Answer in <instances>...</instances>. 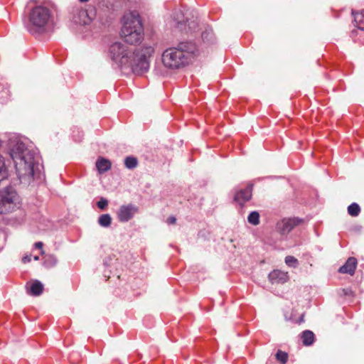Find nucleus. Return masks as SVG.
Returning a JSON list of instances; mask_svg holds the SVG:
<instances>
[{
  "instance_id": "f257e3e1",
  "label": "nucleus",
  "mask_w": 364,
  "mask_h": 364,
  "mask_svg": "<svg viewBox=\"0 0 364 364\" xmlns=\"http://www.w3.org/2000/svg\"><path fill=\"white\" fill-rule=\"evenodd\" d=\"M9 155L12 159L18 179L22 182L36 181L44 182L43 166L40 163L38 152L32 145L26 144L21 139L11 141Z\"/></svg>"
},
{
  "instance_id": "f03ea898",
  "label": "nucleus",
  "mask_w": 364,
  "mask_h": 364,
  "mask_svg": "<svg viewBox=\"0 0 364 364\" xmlns=\"http://www.w3.org/2000/svg\"><path fill=\"white\" fill-rule=\"evenodd\" d=\"M198 53V48L194 42L181 41L176 47L164 51L162 62L168 68L178 69L188 65Z\"/></svg>"
},
{
  "instance_id": "7ed1b4c3",
  "label": "nucleus",
  "mask_w": 364,
  "mask_h": 364,
  "mask_svg": "<svg viewBox=\"0 0 364 364\" xmlns=\"http://www.w3.org/2000/svg\"><path fill=\"white\" fill-rule=\"evenodd\" d=\"M28 21L26 24L27 31L33 34H41L54 25L55 17L53 11L46 6L37 5L28 13Z\"/></svg>"
},
{
  "instance_id": "20e7f679",
  "label": "nucleus",
  "mask_w": 364,
  "mask_h": 364,
  "mask_svg": "<svg viewBox=\"0 0 364 364\" xmlns=\"http://www.w3.org/2000/svg\"><path fill=\"white\" fill-rule=\"evenodd\" d=\"M121 36L130 45L141 42L144 38V28L139 13L136 11H129L124 15Z\"/></svg>"
},
{
  "instance_id": "39448f33",
  "label": "nucleus",
  "mask_w": 364,
  "mask_h": 364,
  "mask_svg": "<svg viewBox=\"0 0 364 364\" xmlns=\"http://www.w3.org/2000/svg\"><path fill=\"white\" fill-rule=\"evenodd\" d=\"M153 51L152 48H147L146 53L143 50L135 49L129 55V63L124 68H130L132 71L136 75H141L146 72L149 68V61L147 54Z\"/></svg>"
},
{
  "instance_id": "423d86ee",
  "label": "nucleus",
  "mask_w": 364,
  "mask_h": 364,
  "mask_svg": "<svg viewBox=\"0 0 364 364\" xmlns=\"http://www.w3.org/2000/svg\"><path fill=\"white\" fill-rule=\"evenodd\" d=\"M132 51L127 46L120 42L113 43L109 48L110 58L121 68L129 63V55Z\"/></svg>"
},
{
  "instance_id": "0eeeda50",
  "label": "nucleus",
  "mask_w": 364,
  "mask_h": 364,
  "mask_svg": "<svg viewBox=\"0 0 364 364\" xmlns=\"http://www.w3.org/2000/svg\"><path fill=\"white\" fill-rule=\"evenodd\" d=\"M17 193L10 186L0 191V214H6L14 210Z\"/></svg>"
},
{
  "instance_id": "6e6552de",
  "label": "nucleus",
  "mask_w": 364,
  "mask_h": 364,
  "mask_svg": "<svg viewBox=\"0 0 364 364\" xmlns=\"http://www.w3.org/2000/svg\"><path fill=\"white\" fill-rule=\"evenodd\" d=\"M96 17V10L94 7L87 9L76 8L73 11V21L75 24L88 25Z\"/></svg>"
},
{
  "instance_id": "1a4fd4ad",
  "label": "nucleus",
  "mask_w": 364,
  "mask_h": 364,
  "mask_svg": "<svg viewBox=\"0 0 364 364\" xmlns=\"http://www.w3.org/2000/svg\"><path fill=\"white\" fill-rule=\"evenodd\" d=\"M302 222L303 219L298 217L283 218L277 222L276 228L282 235H287L295 227L300 225Z\"/></svg>"
},
{
  "instance_id": "9d476101",
  "label": "nucleus",
  "mask_w": 364,
  "mask_h": 364,
  "mask_svg": "<svg viewBox=\"0 0 364 364\" xmlns=\"http://www.w3.org/2000/svg\"><path fill=\"white\" fill-rule=\"evenodd\" d=\"M139 208L133 203L122 205L117 212V218L121 223H127L139 213Z\"/></svg>"
},
{
  "instance_id": "9b49d317",
  "label": "nucleus",
  "mask_w": 364,
  "mask_h": 364,
  "mask_svg": "<svg viewBox=\"0 0 364 364\" xmlns=\"http://www.w3.org/2000/svg\"><path fill=\"white\" fill-rule=\"evenodd\" d=\"M254 183H248L245 188H241L237 191L234 195L233 200L237 203L240 206L249 201L252 197Z\"/></svg>"
},
{
  "instance_id": "f8f14e48",
  "label": "nucleus",
  "mask_w": 364,
  "mask_h": 364,
  "mask_svg": "<svg viewBox=\"0 0 364 364\" xmlns=\"http://www.w3.org/2000/svg\"><path fill=\"white\" fill-rule=\"evenodd\" d=\"M26 289L28 295L32 296H38L42 294L44 289V285L41 281L35 279L26 284Z\"/></svg>"
},
{
  "instance_id": "ddd939ff",
  "label": "nucleus",
  "mask_w": 364,
  "mask_h": 364,
  "mask_svg": "<svg viewBox=\"0 0 364 364\" xmlns=\"http://www.w3.org/2000/svg\"><path fill=\"white\" fill-rule=\"evenodd\" d=\"M358 264V260L354 257H350L346 262L339 267L338 272L341 274H348L350 276L354 275Z\"/></svg>"
},
{
  "instance_id": "4468645a",
  "label": "nucleus",
  "mask_w": 364,
  "mask_h": 364,
  "mask_svg": "<svg viewBox=\"0 0 364 364\" xmlns=\"http://www.w3.org/2000/svg\"><path fill=\"white\" fill-rule=\"evenodd\" d=\"M269 280L272 284H284L287 281L288 276L280 270H273L268 275Z\"/></svg>"
},
{
  "instance_id": "2eb2a0df",
  "label": "nucleus",
  "mask_w": 364,
  "mask_h": 364,
  "mask_svg": "<svg viewBox=\"0 0 364 364\" xmlns=\"http://www.w3.org/2000/svg\"><path fill=\"white\" fill-rule=\"evenodd\" d=\"M186 18L185 14L181 10H176L173 14V19L176 22V27L183 31L186 30Z\"/></svg>"
},
{
  "instance_id": "dca6fc26",
  "label": "nucleus",
  "mask_w": 364,
  "mask_h": 364,
  "mask_svg": "<svg viewBox=\"0 0 364 364\" xmlns=\"http://www.w3.org/2000/svg\"><path fill=\"white\" fill-rule=\"evenodd\" d=\"M300 338L304 346H312L316 341L314 333L311 330H304L300 333Z\"/></svg>"
},
{
  "instance_id": "f3484780",
  "label": "nucleus",
  "mask_w": 364,
  "mask_h": 364,
  "mask_svg": "<svg viewBox=\"0 0 364 364\" xmlns=\"http://www.w3.org/2000/svg\"><path fill=\"white\" fill-rule=\"evenodd\" d=\"M96 168L100 173H104L111 168V162L109 160L100 157L96 163Z\"/></svg>"
},
{
  "instance_id": "a211bd4d",
  "label": "nucleus",
  "mask_w": 364,
  "mask_h": 364,
  "mask_svg": "<svg viewBox=\"0 0 364 364\" xmlns=\"http://www.w3.org/2000/svg\"><path fill=\"white\" fill-rule=\"evenodd\" d=\"M352 15L353 16L354 21L355 22L358 28L361 31H364V10H362L360 12H356L355 11L352 10Z\"/></svg>"
},
{
  "instance_id": "6ab92c4d",
  "label": "nucleus",
  "mask_w": 364,
  "mask_h": 364,
  "mask_svg": "<svg viewBox=\"0 0 364 364\" xmlns=\"http://www.w3.org/2000/svg\"><path fill=\"white\" fill-rule=\"evenodd\" d=\"M58 259L54 255H45L43 257V265L46 268H51L57 264Z\"/></svg>"
},
{
  "instance_id": "aec40b11",
  "label": "nucleus",
  "mask_w": 364,
  "mask_h": 364,
  "mask_svg": "<svg viewBox=\"0 0 364 364\" xmlns=\"http://www.w3.org/2000/svg\"><path fill=\"white\" fill-rule=\"evenodd\" d=\"M201 38L204 43H213L215 40L214 33L211 28H206L201 33Z\"/></svg>"
},
{
  "instance_id": "412c9836",
  "label": "nucleus",
  "mask_w": 364,
  "mask_h": 364,
  "mask_svg": "<svg viewBox=\"0 0 364 364\" xmlns=\"http://www.w3.org/2000/svg\"><path fill=\"white\" fill-rule=\"evenodd\" d=\"M112 218L109 213L102 214L97 219V223L102 228H109L112 224Z\"/></svg>"
},
{
  "instance_id": "4be33fe9",
  "label": "nucleus",
  "mask_w": 364,
  "mask_h": 364,
  "mask_svg": "<svg viewBox=\"0 0 364 364\" xmlns=\"http://www.w3.org/2000/svg\"><path fill=\"white\" fill-rule=\"evenodd\" d=\"M9 177V171L5 164L4 158L0 154V182L6 180Z\"/></svg>"
},
{
  "instance_id": "5701e85b",
  "label": "nucleus",
  "mask_w": 364,
  "mask_h": 364,
  "mask_svg": "<svg viewBox=\"0 0 364 364\" xmlns=\"http://www.w3.org/2000/svg\"><path fill=\"white\" fill-rule=\"evenodd\" d=\"M247 222L252 225H258L260 223V215L258 211H251L247 216Z\"/></svg>"
},
{
  "instance_id": "b1692460",
  "label": "nucleus",
  "mask_w": 364,
  "mask_h": 364,
  "mask_svg": "<svg viewBox=\"0 0 364 364\" xmlns=\"http://www.w3.org/2000/svg\"><path fill=\"white\" fill-rule=\"evenodd\" d=\"M198 27V21L196 19L186 18V30H183L186 33L188 32H196Z\"/></svg>"
},
{
  "instance_id": "393cba45",
  "label": "nucleus",
  "mask_w": 364,
  "mask_h": 364,
  "mask_svg": "<svg viewBox=\"0 0 364 364\" xmlns=\"http://www.w3.org/2000/svg\"><path fill=\"white\" fill-rule=\"evenodd\" d=\"M348 213L352 217H357L360 213V207L357 203H352L348 206Z\"/></svg>"
},
{
  "instance_id": "a878e982",
  "label": "nucleus",
  "mask_w": 364,
  "mask_h": 364,
  "mask_svg": "<svg viewBox=\"0 0 364 364\" xmlns=\"http://www.w3.org/2000/svg\"><path fill=\"white\" fill-rule=\"evenodd\" d=\"M124 165L129 169H133L138 165V160L134 156H127L124 159Z\"/></svg>"
},
{
  "instance_id": "bb28decb",
  "label": "nucleus",
  "mask_w": 364,
  "mask_h": 364,
  "mask_svg": "<svg viewBox=\"0 0 364 364\" xmlns=\"http://www.w3.org/2000/svg\"><path fill=\"white\" fill-rule=\"evenodd\" d=\"M284 262L286 264L291 268H296L299 265L298 259L294 256L288 255L285 257Z\"/></svg>"
},
{
  "instance_id": "cd10ccee",
  "label": "nucleus",
  "mask_w": 364,
  "mask_h": 364,
  "mask_svg": "<svg viewBox=\"0 0 364 364\" xmlns=\"http://www.w3.org/2000/svg\"><path fill=\"white\" fill-rule=\"evenodd\" d=\"M275 357L276 359L278 361L281 362L282 364H285L288 360L289 355L287 353L282 351L281 350H278L276 352Z\"/></svg>"
},
{
  "instance_id": "c85d7f7f",
  "label": "nucleus",
  "mask_w": 364,
  "mask_h": 364,
  "mask_svg": "<svg viewBox=\"0 0 364 364\" xmlns=\"http://www.w3.org/2000/svg\"><path fill=\"white\" fill-rule=\"evenodd\" d=\"M72 136L75 141H80L84 136V134L82 130L75 127L72 131Z\"/></svg>"
},
{
  "instance_id": "c756f323",
  "label": "nucleus",
  "mask_w": 364,
  "mask_h": 364,
  "mask_svg": "<svg viewBox=\"0 0 364 364\" xmlns=\"http://www.w3.org/2000/svg\"><path fill=\"white\" fill-rule=\"evenodd\" d=\"M10 97L9 90L7 88L3 89L0 92V103H6Z\"/></svg>"
},
{
  "instance_id": "7c9ffc66",
  "label": "nucleus",
  "mask_w": 364,
  "mask_h": 364,
  "mask_svg": "<svg viewBox=\"0 0 364 364\" xmlns=\"http://www.w3.org/2000/svg\"><path fill=\"white\" fill-rule=\"evenodd\" d=\"M109 201L107 198L101 197L97 202V207L101 210H105L108 206Z\"/></svg>"
},
{
  "instance_id": "2f4dec72",
  "label": "nucleus",
  "mask_w": 364,
  "mask_h": 364,
  "mask_svg": "<svg viewBox=\"0 0 364 364\" xmlns=\"http://www.w3.org/2000/svg\"><path fill=\"white\" fill-rule=\"evenodd\" d=\"M341 291L342 292L341 294V296H354V292L352 290V289L350 287L342 289Z\"/></svg>"
},
{
  "instance_id": "473e14b6",
  "label": "nucleus",
  "mask_w": 364,
  "mask_h": 364,
  "mask_svg": "<svg viewBox=\"0 0 364 364\" xmlns=\"http://www.w3.org/2000/svg\"><path fill=\"white\" fill-rule=\"evenodd\" d=\"M43 243L42 242H36L35 244H34V247L36 248V249H39L41 250V253L42 255L44 254V251L42 250L43 248Z\"/></svg>"
},
{
  "instance_id": "72a5a7b5",
  "label": "nucleus",
  "mask_w": 364,
  "mask_h": 364,
  "mask_svg": "<svg viewBox=\"0 0 364 364\" xmlns=\"http://www.w3.org/2000/svg\"><path fill=\"white\" fill-rule=\"evenodd\" d=\"M31 260V255H25L22 257V262L26 264Z\"/></svg>"
},
{
  "instance_id": "f704fd0d",
  "label": "nucleus",
  "mask_w": 364,
  "mask_h": 364,
  "mask_svg": "<svg viewBox=\"0 0 364 364\" xmlns=\"http://www.w3.org/2000/svg\"><path fill=\"white\" fill-rule=\"evenodd\" d=\"M176 221V218L174 216H170L167 219V223L168 224H174Z\"/></svg>"
},
{
  "instance_id": "c9c22d12",
  "label": "nucleus",
  "mask_w": 364,
  "mask_h": 364,
  "mask_svg": "<svg viewBox=\"0 0 364 364\" xmlns=\"http://www.w3.org/2000/svg\"><path fill=\"white\" fill-rule=\"evenodd\" d=\"M110 261H111V259L110 258H105L103 261V264L105 267H110Z\"/></svg>"
},
{
  "instance_id": "e433bc0d",
  "label": "nucleus",
  "mask_w": 364,
  "mask_h": 364,
  "mask_svg": "<svg viewBox=\"0 0 364 364\" xmlns=\"http://www.w3.org/2000/svg\"><path fill=\"white\" fill-rule=\"evenodd\" d=\"M276 178H279L276 177V176H267V177L264 178L263 179L273 180V179H276Z\"/></svg>"
},
{
  "instance_id": "4c0bfd02",
  "label": "nucleus",
  "mask_w": 364,
  "mask_h": 364,
  "mask_svg": "<svg viewBox=\"0 0 364 364\" xmlns=\"http://www.w3.org/2000/svg\"><path fill=\"white\" fill-rule=\"evenodd\" d=\"M104 277H106V278H109L110 277V275L108 274L107 270H105V272H104Z\"/></svg>"
},
{
  "instance_id": "58836bf2",
  "label": "nucleus",
  "mask_w": 364,
  "mask_h": 364,
  "mask_svg": "<svg viewBox=\"0 0 364 364\" xmlns=\"http://www.w3.org/2000/svg\"><path fill=\"white\" fill-rule=\"evenodd\" d=\"M0 237H2L3 240H5V234H4V232L0 231Z\"/></svg>"
},
{
  "instance_id": "ea45409f",
  "label": "nucleus",
  "mask_w": 364,
  "mask_h": 364,
  "mask_svg": "<svg viewBox=\"0 0 364 364\" xmlns=\"http://www.w3.org/2000/svg\"><path fill=\"white\" fill-rule=\"evenodd\" d=\"M303 321H304V315L302 314V315L300 316V318H299V323H301V322H303Z\"/></svg>"
},
{
  "instance_id": "a19ab883",
  "label": "nucleus",
  "mask_w": 364,
  "mask_h": 364,
  "mask_svg": "<svg viewBox=\"0 0 364 364\" xmlns=\"http://www.w3.org/2000/svg\"><path fill=\"white\" fill-rule=\"evenodd\" d=\"M89 0H79L82 3L87 2Z\"/></svg>"
},
{
  "instance_id": "79ce46f5",
  "label": "nucleus",
  "mask_w": 364,
  "mask_h": 364,
  "mask_svg": "<svg viewBox=\"0 0 364 364\" xmlns=\"http://www.w3.org/2000/svg\"><path fill=\"white\" fill-rule=\"evenodd\" d=\"M34 259L35 260H38L39 259V257L38 256H34Z\"/></svg>"
},
{
  "instance_id": "37998d69",
  "label": "nucleus",
  "mask_w": 364,
  "mask_h": 364,
  "mask_svg": "<svg viewBox=\"0 0 364 364\" xmlns=\"http://www.w3.org/2000/svg\"><path fill=\"white\" fill-rule=\"evenodd\" d=\"M361 228H362V227H361V226H359V227L356 228V229H357L358 230H360Z\"/></svg>"
}]
</instances>
